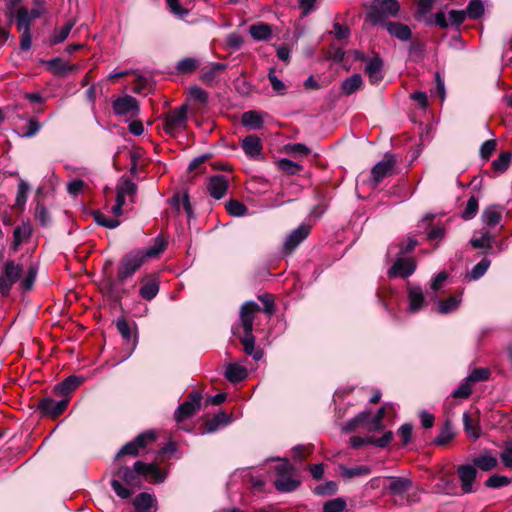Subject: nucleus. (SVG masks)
<instances>
[{"mask_svg": "<svg viewBox=\"0 0 512 512\" xmlns=\"http://www.w3.org/2000/svg\"><path fill=\"white\" fill-rule=\"evenodd\" d=\"M409 311L418 312L425 304L422 289L419 286L409 285L407 288Z\"/></svg>", "mask_w": 512, "mask_h": 512, "instance_id": "412c9836", "label": "nucleus"}, {"mask_svg": "<svg viewBox=\"0 0 512 512\" xmlns=\"http://www.w3.org/2000/svg\"><path fill=\"white\" fill-rule=\"evenodd\" d=\"M494 241V236L489 232L486 231L481 234L480 237H473L470 240V244L473 248H491L492 242Z\"/></svg>", "mask_w": 512, "mask_h": 512, "instance_id": "ea45409f", "label": "nucleus"}, {"mask_svg": "<svg viewBox=\"0 0 512 512\" xmlns=\"http://www.w3.org/2000/svg\"><path fill=\"white\" fill-rule=\"evenodd\" d=\"M510 483V479L506 476L502 475H493L489 477L485 485L489 488H500L508 485Z\"/></svg>", "mask_w": 512, "mask_h": 512, "instance_id": "4d7b16f0", "label": "nucleus"}, {"mask_svg": "<svg viewBox=\"0 0 512 512\" xmlns=\"http://www.w3.org/2000/svg\"><path fill=\"white\" fill-rule=\"evenodd\" d=\"M464 430L468 436L474 440L478 439L481 435L480 426L475 423L467 412L463 414Z\"/></svg>", "mask_w": 512, "mask_h": 512, "instance_id": "e433bc0d", "label": "nucleus"}, {"mask_svg": "<svg viewBox=\"0 0 512 512\" xmlns=\"http://www.w3.org/2000/svg\"><path fill=\"white\" fill-rule=\"evenodd\" d=\"M74 26V22H67L63 27L56 30L54 32V35L52 36L51 43L52 44H59L66 40L68 37L70 31L72 30Z\"/></svg>", "mask_w": 512, "mask_h": 512, "instance_id": "8fccbe9b", "label": "nucleus"}, {"mask_svg": "<svg viewBox=\"0 0 512 512\" xmlns=\"http://www.w3.org/2000/svg\"><path fill=\"white\" fill-rule=\"evenodd\" d=\"M189 96L192 100L198 101L201 104H206L208 101V93L198 86H193L189 89Z\"/></svg>", "mask_w": 512, "mask_h": 512, "instance_id": "13d9d810", "label": "nucleus"}, {"mask_svg": "<svg viewBox=\"0 0 512 512\" xmlns=\"http://www.w3.org/2000/svg\"><path fill=\"white\" fill-rule=\"evenodd\" d=\"M502 215L503 210L500 206L491 205L483 210L481 218L485 226L494 228L501 222Z\"/></svg>", "mask_w": 512, "mask_h": 512, "instance_id": "6ab92c4d", "label": "nucleus"}, {"mask_svg": "<svg viewBox=\"0 0 512 512\" xmlns=\"http://www.w3.org/2000/svg\"><path fill=\"white\" fill-rule=\"evenodd\" d=\"M248 33L255 41H267L272 36V27L267 23L257 22L249 26Z\"/></svg>", "mask_w": 512, "mask_h": 512, "instance_id": "5701e85b", "label": "nucleus"}, {"mask_svg": "<svg viewBox=\"0 0 512 512\" xmlns=\"http://www.w3.org/2000/svg\"><path fill=\"white\" fill-rule=\"evenodd\" d=\"M274 484L278 491L292 492L300 485V481L293 478L292 474H288L279 476Z\"/></svg>", "mask_w": 512, "mask_h": 512, "instance_id": "c756f323", "label": "nucleus"}, {"mask_svg": "<svg viewBox=\"0 0 512 512\" xmlns=\"http://www.w3.org/2000/svg\"><path fill=\"white\" fill-rule=\"evenodd\" d=\"M461 302V299L455 296H450L446 300L439 301L438 303V312L441 314H447L450 312L455 311L459 304Z\"/></svg>", "mask_w": 512, "mask_h": 512, "instance_id": "58836bf2", "label": "nucleus"}, {"mask_svg": "<svg viewBox=\"0 0 512 512\" xmlns=\"http://www.w3.org/2000/svg\"><path fill=\"white\" fill-rule=\"evenodd\" d=\"M385 415V408L381 407L376 415L373 417V419L368 422V419L371 416V413L367 410L362 411L358 415H356L354 418L347 421L344 426L343 430L346 432L355 430L359 425L367 423L368 429L370 431H376L382 429V420Z\"/></svg>", "mask_w": 512, "mask_h": 512, "instance_id": "39448f33", "label": "nucleus"}, {"mask_svg": "<svg viewBox=\"0 0 512 512\" xmlns=\"http://www.w3.org/2000/svg\"><path fill=\"white\" fill-rule=\"evenodd\" d=\"M201 398L202 397L199 392H192L188 396V399L183 402L175 411V420L177 422H182L183 420L191 417L196 412V410L200 408Z\"/></svg>", "mask_w": 512, "mask_h": 512, "instance_id": "1a4fd4ad", "label": "nucleus"}, {"mask_svg": "<svg viewBox=\"0 0 512 512\" xmlns=\"http://www.w3.org/2000/svg\"><path fill=\"white\" fill-rule=\"evenodd\" d=\"M116 190H119L120 193L124 195V197H127L130 203L133 204L135 202L137 185L130 179L121 178L116 185Z\"/></svg>", "mask_w": 512, "mask_h": 512, "instance_id": "c85d7f7f", "label": "nucleus"}, {"mask_svg": "<svg viewBox=\"0 0 512 512\" xmlns=\"http://www.w3.org/2000/svg\"><path fill=\"white\" fill-rule=\"evenodd\" d=\"M30 236L29 226L22 225L15 227L13 231V248L16 250L24 239Z\"/></svg>", "mask_w": 512, "mask_h": 512, "instance_id": "c03bdc74", "label": "nucleus"}, {"mask_svg": "<svg viewBox=\"0 0 512 512\" xmlns=\"http://www.w3.org/2000/svg\"><path fill=\"white\" fill-rule=\"evenodd\" d=\"M199 63L195 58L187 57L177 63L176 69L181 74L191 73L198 67Z\"/></svg>", "mask_w": 512, "mask_h": 512, "instance_id": "49530a36", "label": "nucleus"}, {"mask_svg": "<svg viewBox=\"0 0 512 512\" xmlns=\"http://www.w3.org/2000/svg\"><path fill=\"white\" fill-rule=\"evenodd\" d=\"M397 159L393 154H385L384 158L372 168V186L376 188L380 182L394 173Z\"/></svg>", "mask_w": 512, "mask_h": 512, "instance_id": "0eeeda50", "label": "nucleus"}, {"mask_svg": "<svg viewBox=\"0 0 512 512\" xmlns=\"http://www.w3.org/2000/svg\"><path fill=\"white\" fill-rule=\"evenodd\" d=\"M490 260L487 258H483L479 263H477L470 272V278L473 280H477L481 278L487 271L490 266Z\"/></svg>", "mask_w": 512, "mask_h": 512, "instance_id": "603ef678", "label": "nucleus"}, {"mask_svg": "<svg viewBox=\"0 0 512 512\" xmlns=\"http://www.w3.org/2000/svg\"><path fill=\"white\" fill-rule=\"evenodd\" d=\"M112 107L115 114L118 116L134 117L139 113V103L130 95L118 97L113 101Z\"/></svg>", "mask_w": 512, "mask_h": 512, "instance_id": "9b49d317", "label": "nucleus"}, {"mask_svg": "<svg viewBox=\"0 0 512 512\" xmlns=\"http://www.w3.org/2000/svg\"><path fill=\"white\" fill-rule=\"evenodd\" d=\"M139 295L147 301L153 300L160 289V279L157 274H146L140 279Z\"/></svg>", "mask_w": 512, "mask_h": 512, "instance_id": "9d476101", "label": "nucleus"}, {"mask_svg": "<svg viewBox=\"0 0 512 512\" xmlns=\"http://www.w3.org/2000/svg\"><path fill=\"white\" fill-rule=\"evenodd\" d=\"M382 67L383 61L379 57H374L367 62L365 72L369 76L370 82L372 84H377L382 80Z\"/></svg>", "mask_w": 512, "mask_h": 512, "instance_id": "b1692460", "label": "nucleus"}, {"mask_svg": "<svg viewBox=\"0 0 512 512\" xmlns=\"http://www.w3.org/2000/svg\"><path fill=\"white\" fill-rule=\"evenodd\" d=\"M36 274H37L36 268L31 266L28 270L26 277L21 281L20 285L23 290L29 291L32 289L33 284L36 279Z\"/></svg>", "mask_w": 512, "mask_h": 512, "instance_id": "680f3d73", "label": "nucleus"}, {"mask_svg": "<svg viewBox=\"0 0 512 512\" xmlns=\"http://www.w3.org/2000/svg\"><path fill=\"white\" fill-rule=\"evenodd\" d=\"M465 12L469 18L478 19L484 13L483 3L480 0H470Z\"/></svg>", "mask_w": 512, "mask_h": 512, "instance_id": "37998d69", "label": "nucleus"}, {"mask_svg": "<svg viewBox=\"0 0 512 512\" xmlns=\"http://www.w3.org/2000/svg\"><path fill=\"white\" fill-rule=\"evenodd\" d=\"M268 79L271 83L273 90L276 93H278L280 95H283L285 93L286 85L284 84V82L282 80H280L276 76L274 68L270 69V71L268 73Z\"/></svg>", "mask_w": 512, "mask_h": 512, "instance_id": "6e6d98bb", "label": "nucleus"}, {"mask_svg": "<svg viewBox=\"0 0 512 512\" xmlns=\"http://www.w3.org/2000/svg\"><path fill=\"white\" fill-rule=\"evenodd\" d=\"M337 491V484L334 481H327L323 484H319L314 488L316 495H332Z\"/></svg>", "mask_w": 512, "mask_h": 512, "instance_id": "5fc2aeb1", "label": "nucleus"}, {"mask_svg": "<svg viewBox=\"0 0 512 512\" xmlns=\"http://www.w3.org/2000/svg\"><path fill=\"white\" fill-rule=\"evenodd\" d=\"M387 32L401 40V41H409L412 37V32H411V29L409 28V26L403 24V23H400V22H386L384 25H383Z\"/></svg>", "mask_w": 512, "mask_h": 512, "instance_id": "aec40b11", "label": "nucleus"}, {"mask_svg": "<svg viewBox=\"0 0 512 512\" xmlns=\"http://www.w3.org/2000/svg\"><path fill=\"white\" fill-rule=\"evenodd\" d=\"M133 505L138 511L146 512L147 510L153 508L152 512H155L156 511V498L149 493L142 492V493H139L135 497V499L133 501Z\"/></svg>", "mask_w": 512, "mask_h": 512, "instance_id": "bb28decb", "label": "nucleus"}, {"mask_svg": "<svg viewBox=\"0 0 512 512\" xmlns=\"http://www.w3.org/2000/svg\"><path fill=\"white\" fill-rule=\"evenodd\" d=\"M135 468L141 469V475L150 477L154 482L161 483L165 479V475L161 472L159 466L155 463H144L142 461L135 462Z\"/></svg>", "mask_w": 512, "mask_h": 512, "instance_id": "4be33fe9", "label": "nucleus"}, {"mask_svg": "<svg viewBox=\"0 0 512 512\" xmlns=\"http://www.w3.org/2000/svg\"><path fill=\"white\" fill-rule=\"evenodd\" d=\"M390 483L388 490L395 496L402 495L412 488V481L404 477H389Z\"/></svg>", "mask_w": 512, "mask_h": 512, "instance_id": "393cba45", "label": "nucleus"}, {"mask_svg": "<svg viewBox=\"0 0 512 512\" xmlns=\"http://www.w3.org/2000/svg\"><path fill=\"white\" fill-rule=\"evenodd\" d=\"M260 311V306L254 301H247L243 303L240 309V320L244 330V336L241 338V343L244 352L252 356L255 361H259L263 352L255 349V337L253 335L254 315Z\"/></svg>", "mask_w": 512, "mask_h": 512, "instance_id": "f03ea898", "label": "nucleus"}, {"mask_svg": "<svg viewBox=\"0 0 512 512\" xmlns=\"http://www.w3.org/2000/svg\"><path fill=\"white\" fill-rule=\"evenodd\" d=\"M370 473H371V469L369 466H366V465H359V466L352 467V468H342V475L348 479L357 477V476L368 475Z\"/></svg>", "mask_w": 512, "mask_h": 512, "instance_id": "de8ad7c7", "label": "nucleus"}, {"mask_svg": "<svg viewBox=\"0 0 512 512\" xmlns=\"http://www.w3.org/2000/svg\"><path fill=\"white\" fill-rule=\"evenodd\" d=\"M83 382V379L78 376H69L63 382L56 386V390L60 395L69 394L78 388Z\"/></svg>", "mask_w": 512, "mask_h": 512, "instance_id": "2f4dec72", "label": "nucleus"}, {"mask_svg": "<svg viewBox=\"0 0 512 512\" xmlns=\"http://www.w3.org/2000/svg\"><path fill=\"white\" fill-rule=\"evenodd\" d=\"M227 69L224 63H212L211 65L202 69L201 81L209 86H213L218 76Z\"/></svg>", "mask_w": 512, "mask_h": 512, "instance_id": "f3484780", "label": "nucleus"}, {"mask_svg": "<svg viewBox=\"0 0 512 512\" xmlns=\"http://www.w3.org/2000/svg\"><path fill=\"white\" fill-rule=\"evenodd\" d=\"M22 272V266L19 264H15L13 261H8L5 264L4 275L10 282L11 286L20 279Z\"/></svg>", "mask_w": 512, "mask_h": 512, "instance_id": "72a5a7b5", "label": "nucleus"}, {"mask_svg": "<svg viewBox=\"0 0 512 512\" xmlns=\"http://www.w3.org/2000/svg\"><path fill=\"white\" fill-rule=\"evenodd\" d=\"M241 147L245 154L250 158H258L262 153V143L256 135L246 136L242 142Z\"/></svg>", "mask_w": 512, "mask_h": 512, "instance_id": "a211bd4d", "label": "nucleus"}, {"mask_svg": "<svg viewBox=\"0 0 512 512\" xmlns=\"http://www.w3.org/2000/svg\"><path fill=\"white\" fill-rule=\"evenodd\" d=\"M400 11L397 0H372L368 11L367 20L374 26L384 25L389 17H396Z\"/></svg>", "mask_w": 512, "mask_h": 512, "instance_id": "20e7f679", "label": "nucleus"}, {"mask_svg": "<svg viewBox=\"0 0 512 512\" xmlns=\"http://www.w3.org/2000/svg\"><path fill=\"white\" fill-rule=\"evenodd\" d=\"M454 437L453 428L450 421H446L441 428L439 435L435 438L434 443L439 446L446 445Z\"/></svg>", "mask_w": 512, "mask_h": 512, "instance_id": "4c0bfd02", "label": "nucleus"}, {"mask_svg": "<svg viewBox=\"0 0 512 512\" xmlns=\"http://www.w3.org/2000/svg\"><path fill=\"white\" fill-rule=\"evenodd\" d=\"M416 269V263L412 258H404L399 256L393 266L388 270L390 278L411 276Z\"/></svg>", "mask_w": 512, "mask_h": 512, "instance_id": "f8f14e48", "label": "nucleus"}, {"mask_svg": "<svg viewBox=\"0 0 512 512\" xmlns=\"http://www.w3.org/2000/svg\"><path fill=\"white\" fill-rule=\"evenodd\" d=\"M68 405L67 399H62L60 401H56L50 398H45L41 400L38 404V409L45 416L56 417L63 413Z\"/></svg>", "mask_w": 512, "mask_h": 512, "instance_id": "4468645a", "label": "nucleus"}, {"mask_svg": "<svg viewBox=\"0 0 512 512\" xmlns=\"http://www.w3.org/2000/svg\"><path fill=\"white\" fill-rule=\"evenodd\" d=\"M228 187L229 181L223 175L212 176L207 183V189L210 196L217 200L224 197Z\"/></svg>", "mask_w": 512, "mask_h": 512, "instance_id": "2eb2a0df", "label": "nucleus"}, {"mask_svg": "<svg viewBox=\"0 0 512 512\" xmlns=\"http://www.w3.org/2000/svg\"><path fill=\"white\" fill-rule=\"evenodd\" d=\"M457 474L461 482V489L464 493L474 492L473 482L477 476V470L473 465H460L457 468Z\"/></svg>", "mask_w": 512, "mask_h": 512, "instance_id": "ddd939ff", "label": "nucleus"}, {"mask_svg": "<svg viewBox=\"0 0 512 512\" xmlns=\"http://www.w3.org/2000/svg\"><path fill=\"white\" fill-rule=\"evenodd\" d=\"M94 220L98 225L109 229H114L120 225V221L118 219L107 217L100 211L94 213Z\"/></svg>", "mask_w": 512, "mask_h": 512, "instance_id": "a18cd8bd", "label": "nucleus"}, {"mask_svg": "<svg viewBox=\"0 0 512 512\" xmlns=\"http://www.w3.org/2000/svg\"><path fill=\"white\" fill-rule=\"evenodd\" d=\"M490 371L487 368H476L467 377L470 382L485 381L489 378Z\"/></svg>", "mask_w": 512, "mask_h": 512, "instance_id": "052dcab7", "label": "nucleus"}, {"mask_svg": "<svg viewBox=\"0 0 512 512\" xmlns=\"http://www.w3.org/2000/svg\"><path fill=\"white\" fill-rule=\"evenodd\" d=\"M248 375L247 369L239 364H229L225 370V377L231 383H238Z\"/></svg>", "mask_w": 512, "mask_h": 512, "instance_id": "cd10ccee", "label": "nucleus"}, {"mask_svg": "<svg viewBox=\"0 0 512 512\" xmlns=\"http://www.w3.org/2000/svg\"><path fill=\"white\" fill-rule=\"evenodd\" d=\"M279 168L289 174H298L302 170V166L289 159H281L278 163Z\"/></svg>", "mask_w": 512, "mask_h": 512, "instance_id": "864d4df0", "label": "nucleus"}, {"mask_svg": "<svg viewBox=\"0 0 512 512\" xmlns=\"http://www.w3.org/2000/svg\"><path fill=\"white\" fill-rule=\"evenodd\" d=\"M310 227L301 225L293 230L284 242V250L286 253H291L309 234Z\"/></svg>", "mask_w": 512, "mask_h": 512, "instance_id": "dca6fc26", "label": "nucleus"}, {"mask_svg": "<svg viewBox=\"0 0 512 512\" xmlns=\"http://www.w3.org/2000/svg\"><path fill=\"white\" fill-rule=\"evenodd\" d=\"M126 199H128V198L124 197V195L122 193H120L119 190H116V202L113 205V207L111 208L112 213L115 216H121L123 214V207L126 204Z\"/></svg>", "mask_w": 512, "mask_h": 512, "instance_id": "0e129e2a", "label": "nucleus"}, {"mask_svg": "<svg viewBox=\"0 0 512 512\" xmlns=\"http://www.w3.org/2000/svg\"><path fill=\"white\" fill-rule=\"evenodd\" d=\"M512 155L509 152H502L497 159L492 163V167L495 171L503 173L509 168Z\"/></svg>", "mask_w": 512, "mask_h": 512, "instance_id": "79ce46f5", "label": "nucleus"}, {"mask_svg": "<svg viewBox=\"0 0 512 512\" xmlns=\"http://www.w3.org/2000/svg\"><path fill=\"white\" fill-rule=\"evenodd\" d=\"M500 458L506 467L512 468V441L505 442Z\"/></svg>", "mask_w": 512, "mask_h": 512, "instance_id": "e2e57ef3", "label": "nucleus"}, {"mask_svg": "<svg viewBox=\"0 0 512 512\" xmlns=\"http://www.w3.org/2000/svg\"><path fill=\"white\" fill-rule=\"evenodd\" d=\"M115 476L117 479H112L111 487L114 492L122 499H127L131 496L132 492L129 489L140 487L142 484L141 481V469L130 467H121L116 472Z\"/></svg>", "mask_w": 512, "mask_h": 512, "instance_id": "7ed1b4c3", "label": "nucleus"}, {"mask_svg": "<svg viewBox=\"0 0 512 512\" xmlns=\"http://www.w3.org/2000/svg\"><path fill=\"white\" fill-rule=\"evenodd\" d=\"M498 464L497 459L487 453L480 454L473 459V466L481 469L482 471H490Z\"/></svg>", "mask_w": 512, "mask_h": 512, "instance_id": "7c9ffc66", "label": "nucleus"}, {"mask_svg": "<svg viewBox=\"0 0 512 512\" xmlns=\"http://www.w3.org/2000/svg\"><path fill=\"white\" fill-rule=\"evenodd\" d=\"M312 449L313 446L311 444L297 445L292 450L293 458L295 460L302 461L305 458V454L311 453Z\"/></svg>", "mask_w": 512, "mask_h": 512, "instance_id": "338daca9", "label": "nucleus"}, {"mask_svg": "<svg viewBox=\"0 0 512 512\" xmlns=\"http://www.w3.org/2000/svg\"><path fill=\"white\" fill-rule=\"evenodd\" d=\"M116 326H117V330L121 334V336L125 340L129 341L132 337V331H131V328H130L128 322L124 318H121V319L117 320Z\"/></svg>", "mask_w": 512, "mask_h": 512, "instance_id": "69168bd1", "label": "nucleus"}, {"mask_svg": "<svg viewBox=\"0 0 512 512\" xmlns=\"http://www.w3.org/2000/svg\"><path fill=\"white\" fill-rule=\"evenodd\" d=\"M15 19L19 31H30L32 20L29 14V10L26 7H20L17 9Z\"/></svg>", "mask_w": 512, "mask_h": 512, "instance_id": "473e14b6", "label": "nucleus"}, {"mask_svg": "<svg viewBox=\"0 0 512 512\" xmlns=\"http://www.w3.org/2000/svg\"><path fill=\"white\" fill-rule=\"evenodd\" d=\"M465 10H451L449 12V23L454 26L461 25L466 19Z\"/></svg>", "mask_w": 512, "mask_h": 512, "instance_id": "774afa93", "label": "nucleus"}, {"mask_svg": "<svg viewBox=\"0 0 512 512\" xmlns=\"http://www.w3.org/2000/svg\"><path fill=\"white\" fill-rule=\"evenodd\" d=\"M156 440V433L154 431H147L138 435L133 441L126 443L116 457L123 455L137 456L141 448H145L149 443Z\"/></svg>", "mask_w": 512, "mask_h": 512, "instance_id": "6e6552de", "label": "nucleus"}, {"mask_svg": "<svg viewBox=\"0 0 512 512\" xmlns=\"http://www.w3.org/2000/svg\"><path fill=\"white\" fill-rule=\"evenodd\" d=\"M186 123L187 107L183 105L166 115L163 128L167 134L174 136L176 133L185 129Z\"/></svg>", "mask_w": 512, "mask_h": 512, "instance_id": "423d86ee", "label": "nucleus"}, {"mask_svg": "<svg viewBox=\"0 0 512 512\" xmlns=\"http://www.w3.org/2000/svg\"><path fill=\"white\" fill-rule=\"evenodd\" d=\"M167 242L160 236L154 239V243L147 249L137 248L125 254L119 262L117 279L110 283L111 293L116 298H121L125 293L120 288L125 281L130 279L145 263L147 259L157 258L166 248Z\"/></svg>", "mask_w": 512, "mask_h": 512, "instance_id": "f257e3e1", "label": "nucleus"}, {"mask_svg": "<svg viewBox=\"0 0 512 512\" xmlns=\"http://www.w3.org/2000/svg\"><path fill=\"white\" fill-rule=\"evenodd\" d=\"M241 122L243 126L252 130H259L264 124L262 114L254 110L244 112L241 117Z\"/></svg>", "mask_w": 512, "mask_h": 512, "instance_id": "a878e982", "label": "nucleus"}, {"mask_svg": "<svg viewBox=\"0 0 512 512\" xmlns=\"http://www.w3.org/2000/svg\"><path fill=\"white\" fill-rule=\"evenodd\" d=\"M323 512H346V502L343 498H335L325 503Z\"/></svg>", "mask_w": 512, "mask_h": 512, "instance_id": "3c124183", "label": "nucleus"}, {"mask_svg": "<svg viewBox=\"0 0 512 512\" xmlns=\"http://www.w3.org/2000/svg\"><path fill=\"white\" fill-rule=\"evenodd\" d=\"M171 204L174 207V209L177 211V213H180L181 207L185 210L188 217L192 215V207L189 202V196L187 193L181 195V194H175L171 199Z\"/></svg>", "mask_w": 512, "mask_h": 512, "instance_id": "f704fd0d", "label": "nucleus"}, {"mask_svg": "<svg viewBox=\"0 0 512 512\" xmlns=\"http://www.w3.org/2000/svg\"><path fill=\"white\" fill-rule=\"evenodd\" d=\"M227 212L235 217H241L246 215L247 207L237 200H230L226 204Z\"/></svg>", "mask_w": 512, "mask_h": 512, "instance_id": "09e8293b", "label": "nucleus"}, {"mask_svg": "<svg viewBox=\"0 0 512 512\" xmlns=\"http://www.w3.org/2000/svg\"><path fill=\"white\" fill-rule=\"evenodd\" d=\"M286 151L294 156H297V155L306 156L311 152V150L308 146H306L305 144H301V143L288 144L286 146Z\"/></svg>", "mask_w": 512, "mask_h": 512, "instance_id": "bf43d9fd", "label": "nucleus"}, {"mask_svg": "<svg viewBox=\"0 0 512 512\" xmlns=\"http://www.w3.org/2000/svg\"><path fill=\"white\" fill-rule=\"evenodd\" d=\"M362 85V77L360 74H353L342 82V92L351 95L356 92Z\"/></svg>", "mask_w": 512, "mask_h": 512, "instance_id": "c9c22d12", "label": "nucleus"}, {"mask_svg": "<svg viewBox=\"0 0 512 512\" xmlns=\"http://www.w3.org/2000/svg\"><path fill=\"white\" fill-rule=\"evenodd\" d=\"M478 207H479L478 199L475 196H471L468 199L466 206L461 213L462 218L464 220L473 219L478 212Z\"/></svg>", "mask_w": 512, "mask_h": 512, "instance_id": "a19ab883", "label": "nucleus"}]
</instances>
